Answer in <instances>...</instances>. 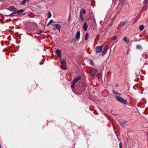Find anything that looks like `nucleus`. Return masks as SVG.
I'll return each mask as SVG.
<instances>
[{
	"label": "nucleus",
	"mask_w": 148,
	"mask_h": 148,
	"mask_svg": "<svg viewBox=\"0 0 148 148\" xmlns=\"http://www.w3.org/2000/svg\"><path fill=\"white\" fill-rule=\"evenodd\" d=\"M116 99L119 102L123 103L124 104H126L127 101L119 96H115Z\"/></svg>",
	"instance_id": "obj_1"
},
{
	"label": "nucleus",
	"mask_w": 148,
	"mask_h": 148,
	"mask_svg": "<svg viewBox=\"0 0 148 148\" xmlns=\"http://www.w3.org/2000/svg\"><path fill=\"white\" fill-rule=\"evenodd\" d=\"M61 62V67L63 70H66V62L64 59H62Z\"/></svg>",
	"instance_id": "obj_2"
},
{
	"label": "nucleus",
	"mask_w": 148,
	"mask_h": 148,
	"mask_svg": "<svg viewBox=\"0 0 148 148\" xmlns=\"http://www.w3.org/2000/svg\"><path fill=\"white\" fill-rule=\"evenodd\" d=\"M103 45L99 46H97L95 47L96 53H100L101 52L103 49Z\"/></svg>",
	"instance_id": "obj_3"
},
{
	"label": "nucleus",
	"mask_w": 148,
	"mask_h": 148,
	"mask_svg": "<svg viewBox=\"0 0 148 148\" xmlns=\"http://www.w3.org/2000/svg\"><path fill=\"white\" fill-rule=\"evenodd\" d=\"M53 29L54 30L58 29L59 30V32H60V29L61 28L60 25L58 24H54L53 26Z\"/></svg>",
	"instance_id": "obj_4"
},
{
	"label": "nucleus",
	"mask_w": 148,
	"mask_h": 148,
	"mask_svg": "<svg viewBox=\"0 0 148 148\" xmlns=\"http://www.w3.org/2000/svg\"><path fill=\"white\" fill-rule=\"evenodd\" d=\"M108 49V47L107 46H106L105 47L102 52L101 55L102 56H104L105 55Z\"/></svg>",
	"instance_id": "obj_5"
},
{
	"label": "nucleus",
	"mask_w": 148,
	"mask_h": 148,
	"mask_svg": "<svg viewBox=\"0 0 148 148\" xmlns=\"http://www.w3.org/2000/svg\"><path fill=\"white\" fill-rule=\"evenodd\" d=\"M97 70L96 69L92 68L91 70V71L90 72L91 76H94L97 73Z\"/></svg>",
	"instance_id": "obj_6"
},
{
	"label": "nucleus",
	"mask_w": 148,
	"mask_h": 148,
	"mask_svg": "<svg viewBox=\"0 0 148 148\" xmlns=\"http://www.w3.org/2000/svg\"><path fill=\"white\" fill-rule=\"evenodd\" d=\"M119 122L122 127L123 126L127 123V121L125 120H119Z\"/></svg>",
	"instance_id": "obj_7"
},
{
	"label": "nucleus",
	"mask_w": 148,
	"mask_h": 148,
	"mask_svg": "<svg viewBox=\"0 0 148 148\" xmlns=\"http://www.w3.org/2000/svg\"><path fill=\"white\" fill-rule=\"evenodd\" d=\"M80 36V32L79 31H78L76 34L75 38L78 41L79 39Z\"/></svg>",
	"instance_id": "obj_8"
},
{
	"label": "nucleus",
	"mask_w": 148,
	"mask_h": 148,
	"mask_svg": "<svg viewBox=\"0 0 148 148\" xmlns=\"http://www.w3.org/2000/svg\"><path fill=\"white\" fill-rule=\"evenodd\" d=\"M16 8L14 7L13 6H10L7 9L10 11H16Z\"/></svg>",
	"instance_id": "obj_9"
},
{
	"label": "nucleus",
	"mask_w": 148,
	"mask_h": 148,
	"mask_svg": "<svg viewBox=\"0 0 148 148\" xmlns=\"http://www.w3.org/2000/svg\"><path fill=\"white\" fill-rule=\"evenodd\" d=\"M30 0H23L20 2V4L21 5H24L28 3Z\"/></svg>",
	"instance_id": "obj_10"
},
{
	"label": "nucleus",
	"mask_w": 148,
	"mask_h": 148,
	"mask_svg": "<svg viewBox=\"0 0 148 148\" xmlns=\"http://www.w3.org/2000/svg\"><path fill=\"white\" fill-rule=\"evenodd\" d=\"M57 55L59 57H61V51L60 50L58 49H57L55 51Z\"/></svg>",
	"instance_id": "obj_11"
},
{
	"label": "nucleus",
	"mask_w": 148,
	"mask_h": 148,
	"mask_svg": "<svg viewBox=\"0 0 148 148\" xmlns=\"http://www.w3.org/2000/svg\"><path fill=\"white\" fill-rule=\"evenodd\" d=\"M88 28V25L87 24L86 22H85L84 23V25H83V29L84 31H86Z\"/></svg>",
	"instance_id": "obj_12"
},
{
	"label": "nucleus",
	"mask_w": 148,
	"mask_h": 148,
	"mask_svg": "<svg viewBox=\"0 0 148 148\" xmlns=\"http://www.w3.org/2000/svg\"><path fill=\"white\" fill-rule=\"evenodd\" d=\"M112 92L113 93V94L114 95H116V96H121V94H120L119 92L116 91H115L114 90H113L112 91Z\"/></svg>",
	"instance_id": "obj_13"
},
{
	"label": "nucleus",
	"mask_w": 148,
	"mask_h": 148,
	"mask_svg": "<svg viewBox=\"0 0 148 148\" xmlns=\"http://www.w3.org/2000/svg\"><path fill=\"white\" fill-rule=\"evenodd\" d=\"M81 79V78L80 77L78 76L77 77L74 78L73 81V82H74V83H75L77 82L79 80H80Z\"/></svg>",
	"instance_id": "obj_14"
},
{
	"label": "nucleus",
	"mask_w": 148,
	"mask_h": 148,
	"mask_svg": "<svg viewBox=\"0 0 148 148\" xmlns=\"http://www.w3.org/2000/svg\"><path fill=\"white\" fill-rule=\"evenodd\" d=\"M123 40L126 43H129L130 42V39L126 37H125L124 38Z\"/></svg>",
	"instance_id": "obj_15"
},
{
	"label": "nucleus",
	"mask_w": 148,
	"mask_h": 148,
	"mask_svg": "<svg viewBox=\"0 0 148 148\" xmlns=\"http://www.w3.org/2000/svg\"><path fill=\"white\" fill-rule=\"evenodd\" d=\"M16 13L18 14H19L21 13H22L24 12V10L23 9H21L20 10H17L16 9Z\"/></svg>",
	"instance_id": "obj_16"
},
{
	"label": "nucleus",
	"mask_w": 148,
	"mask_h": 148,
	"mask_svg": "<svg viewBox=\"0 0 148 148\" xmlns=\"http://www.w3.org/2000/svg\"><path fill=\"white\" fill-rule=\"evenodd\" d=\"M79 17H80V19L81 20V21H83L84 20V18L83 15L82 14V12H81V11H80Z\"/></svg>",
	"instance_id": "obj_17"
},
{
	"label": "nucleus",
	"mask_w": 148,
	"mask_h": 148,
	"mask_svg": "<svg viewBox=\"0 0 148 148\" xmlns=\"http://www.w3.org/2000/svg\"><path fill=\"white\" fill-rule=\"evenodd\" d=\"M136 48L137 49H142V47L141 45H136Z\"/></svg>",
	"instance_id": "obj_18"
},
{
	"label": "nucleus",
	"mask_w": 148,
	"mask_h": 148,
	"mask_svg": "<svg viewBox=\"0 0 148 148\" xmlns=\"http://www.w3.org/2000/svg\"><path fill=\"white\" fill-rule=\"evenodd\" d=\"M144 29V26L143 25H141L140 26L139 29V30L141 31L143 30Z\"/></svg>",
	"instance_id": "obj_19"
},
{
	"label": "nucleus",
	"mask_w": 148,
	"mask_h": 148,
	"mask_svg": "<svg viewBox=\"0 0 148 148\" xmlns=\"http://www.w3.org/2000/svg\"><path fill=\"white\" fill-rule=\"evenodd\" d=\"M143 3L144 5H146L148 3V0H144L143 2Z\"/></svg>",
	"instance_id": "obj_20"
},
{
	"label": "nucleus",
	"mask_w": 148,
	"mask_h": 148,
	"mask_svg": "<svg viewBox=\"0 0 148 148\" xmlns=\"http://www.w3.org/2000/svg\"><path fill=\"white\" fill-rule=\"evenodd\" d=\"M86 88V87L85 85H84V86H83L82 88H81V89H82L81 92H83L85 90Z\"/></svg>",
	"instance_id": "obj_21"
},
{
	"label": "nucleus",
	"mask_w": 148,
	"mask_h": 148,
	"mask_svg": "<svg viewBox=\"0 0 148 148\" xmlns=\"http://www.w3.org/2000/svg\"><path fill=\"white\" fill-rule=\"evenodd\" d=\"M16 13V11H13L11 14H10L9 15L10 16H13V15L14 14H15Z\"/></svg>",
	"instance_id": "obj_22"
},
{
	"label": "nucleus",
	"mask_w": 148,
	"mask_h": 148,
	"mask_svg": "<svg viewBox=\"0 0 148 148\" xmlns=\"http://www.w3.org/2000/svg\"><path fill=\"white\" fill-rule=\"evenodd\" d=\"M75 83H74L73 82L71 83V87L72 89L74 88V84Z\"/></svg>",
	"instance_id": "obj_23"
},
{
	"label": "nucleus",
	"mask_w": 148,
	"mask_h": 148,
	"mask_svg": "<svg viewBox=\"0 0 148 148\" xmlns=\"http://www.w3.org/2000/svg\"><path fill=\"white\" fill-rule=\"evenodd\" d=\"M88 38V33H86L85 35V40H87Z\"/></svg>",
	"instance_id": "obj_24"
},
{
	"label": "nucleus",
	"mask_w": 148,
	"mask_h": 148,
	"mask_svg": "<svg viewBox=\"0 0 148 148\" xmlns=\"http://www.w3.org/2000/svg\"><path fill=\"white\" fill-rule=\"evenodd\" d=\"M48 18H50L51 17V12H49V11L48 12Z\"/></svg>",
	"instance_id": "obj_25"
},
{
	"label": "nucleus",
	"mask_w": 148,
	"mask_h": 148,
	"mask_svg": "<svg viewBox=\"0 0 148 148\" xmlns=\"http://www.w3.org/2000/svg\"><path fill=\"white\" fill-rule=\"evenodd\" d=\"M127 21H125L123 22L122 25L123 26H124L125 25L127 24Z\"/></svg>",
	"instance_id": "obj_26"
},
{
	"label": "nucleus",
	"mask_w": 148,
	"mask_h": 148,
	"mask_svg": "<svg viewBox=\"0 0 148 148\" xmlns=\"http://www.w3.org/2000/svg\"><path fill=\"white\" fill-rule=\"evenodd\" d=\"M81 11L82 13L84 14H85L86 13V11L84 9H82Z\"/></svg>",
	"instance_id": "obj_27"
},
{
	"label": "nucleus",
	"mask_w": 148,
	"mask_h": 148,
	"mask_svg": "<svg viewBox=\"0 0 148 148\" xmlns=\"http://www.w3.org/2000/svg\"><path fill=\"white\" fill-rule=\"evenodd\" d=\"M90 64L91 65H93V61L92 60H90Z\"/></svg>",
	"instance_id": "obj_28"
},
{
	"label": "nucleus",
	"mask_w": 148,
	"mask_h": 148,
	"mask_svg": "<svg viewBox=\"0 0 148 148\" xmlns=\"http://www.w3.org/2000/svg\"><path fill=\"white\" fill-rule=\"evenodd\" d=\"M43 32L41 30H40L39 31V32H38L37 33V34H40L42 33Z\"/></svg>",
	"instance_id": "obj_29"
},
{
	"label": "nucleus",
	"mask_w": 148,
	"mask_h": 148,
	"mask_svg": "<svg viewBox=\"0 0 148 148\" xmlns=\"http://www.w3.org/2000/svg\"><path fill=\"white\" fill-rule=\"evenodd\" d=\"M117 38V36H114L113 37V39L114 40H116Z\"/></svg>",
	"instance_id": "obj_30"
},
{
	"label": "nucleus",
	"mask_w": 148,
	"mask_h": 148,
	"mask_svg": "<svg viewBox=\"0 0 148 148\" xmlns=\"http://www.w3.org/2000/svg\"><path fill=\"white\" fill-rule=\"evenodd\" d=\"M53 20L52 19H51L49 23L51 24V23H53Z\"/></svg>",
	"instance_id": "obj_31"
},
{
	"label": "nucleus",
	"mask_w": 148,
	"mask_h": 148,
	"mask_svg": "<svg viewBox=\"0 0 148 148\" xmlns=\"http://www.w3.org/2000/svg\"><path fill=\"white\" fill-rule=\"evenodd\" d=\"M119 147L120 148V147H121V145H122V143H121V142L119 144Z\"/></svg>",
	"instance_id": "obj_32"
},
{
	"label": "nucleus",
	"mask_w": 148,
	"mask_h": 148,
	"mask_svg": "<svg viewBox=\"0 0 148 148\" xmlns=\"http://www.w3.org/2000/svg\"><path fill=\"white\" fill-rule=\"evenodd\" d=\"M70 18H71L70 15H69L68 19V21H70Z\"/></svg>",
	"instance_id": "obj_33"
},
{
	"label": "nucleus",
	"mask_w": 148,
	"mask_h": 148,
	"mask_svg": "<svg viewBox=\"0 0 148 148\" xmlns=\"http://www.w3.org/2000/svg\"><path fill=\"white\" fill-rule=\"evenodd\" d=\"M50 24V23H49L47 25H49V24Z\"/></svg>",
	"instance_id": "obj_34"
},
{
	"label": "nucleus",
	"mask_w": 148,
	"mask_h": 148,
	"mask_svg": "<svg viewBox=\"0 0 148 148\" xmlns=\"http://www.w3.org/2000/svg\"><path fill=\"white\" fill-rule=\"evenodd\" d=\"M2 15V14H1L0 13V16Z\"/></svg>",
	"instance_id": "obj_35"
},
{
	"label": "nucleus",
	"mask_w": 148,
	"mask_h": 148,
	"mask_svg": "<svg viewBox=\"0 0 148 148\" xmlns=\"http://www.w3.org/2000/svg\"><path fill=\"white\" fill-rule=\"evenodd\" d=\"M120 148H122V147H120Z\"/></svg>",
	"instance_id": "obj_36"
}]
</instances>
